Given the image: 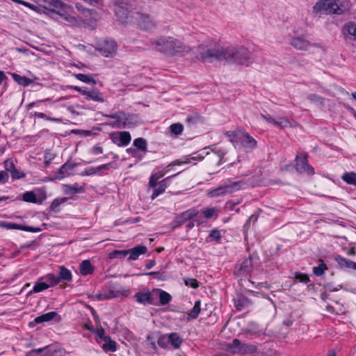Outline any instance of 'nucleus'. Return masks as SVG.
Returning <instances> with one entry per match:
<instances>
[{"label":"nucleus","mask_w":356,"mask_h":356,"mask_svg":"<svg viewBox=\"0 0 356 356\" xmlns=\"http://www.w3.org/2000/svg\"><path fill=\"white\" fill-rule=\"evenodd\" d=\"M96 49L105 57H113L116 52L117 44L114 40H105L97 45Z\"/></svg>","instance_id":"1a4fd4ad"},{"label":"nucleus","mask_w":356,"mask_h":356,"mask_svg":"<svg viewBox=\"0 0 356 356\" xmlns=\"http://www.w3.org/2000/svg\"><path fill=\"white\" fill-rule=\"evenodd\" d=\"M94 270L92 264L89 260H83L80 264V272L82 275H86L91 274Z\"/></svg>","instance_id":"473e14b6"},{"label":"nucleus","mask_w":356,"mask_h":356,"mask_svg":"<svg viewBox=\"0 0 356 356\" xmlns=\"http://www.w3.org/2000/svg\"><path fill=\"white\" fill-rule=\"evenodd\" d=\"M253 269L252 257H249L235 266L234 273L238 277H246Z\"/></svg>","instance_id":"9d476101"},{"label":"nucleus","mask_w":356,"mask_h":356,"mask_svg":"<svg viewBox=\"0 0 356 356\" xmlns=\"http://www.w3.org/2000/svg\"><path fill=\"white\" fill-rule=\"evenodd\" d=\"M250 58V52L243 47L226 48L225 61L229 63L243 65Z\"/></svg>","instance_id":"39448f33"},{"label":"nucleus","mask_w":356,"mask_h":356,"mask_svg":"<svg viewBox=\"0 0 356 356\" xmlns=\"http://www.w3.org/2000/svg\"><path fill=\"white\" fill-rule=\"evenodd\" d=\"M153 293L159 295V302L162 305L168 304L172 299L171 296L168 293L161 289H155L153 291Z\"/></svg>","instance_id":"cd10ccee"},{"label":"nucleus","mask_w":356,"mask_h":356,"mask_svg":"<svg viewBox=\"0 0 356 356\" xmlns=\"http://www.w3.org/2000/svg\"><path fill=\"white\" fill-rule=\"evenodd\" d=\"M134 145L139 150L145 152L147 150V142L143 138H138L134 140Z\"/></svg>","instance_id":"ea45409f"},{"label":"nucleus","mask_w":356,"mask_h":356,"mask_svg":"<svg viewBox=\"0 0 356 356\" xmlns=\"http://www.w3.org/2000/svg\"><path fill=\"white\" fill-rule=\"evenodd\" d=\"M10 175L13 179H19L25 177V174L17 168L11 172Z\"/></svg>","instance_id":"5fc2aeb1"},{"label":"nucleus","mask_w":356,"mask_h":356,"mask_svg":"<svg viewBox=\"0 0 356 356\" xmlns=\"http://www.w3.org/2000/svg\"><path fill=\"white\" fill-rule=\"evenodd\" d=\"M166 337L162 336L158 339V343L160 346L164 347L165 346Z\"/></svg>","instance_id":"338daca9"},{"label":"nucleus","mask_w":356,"mask_h":356,"mask_svg":"<svg viewBox=\"0 0 356 356\" xmlns=\"http://www.w3.org/2000/svg\"><path fill=\"white\" fill-rule=\"evenodd\" d=\"M45 279L47 282H49L51 285H56L60 282L58 276L56 277L54 274H48L45 277Z\"/></svg>","instance_id":"6e6d98bb"},{"label":"nucleus","mask_w":356,"mask_h":356,"mask_svg":"<svg viewBox=\"0 0 356 356\" xmlns=\"http://www.w3.org/2000/svg\"><path fill=\"white\" fill-rule=\"evenodd\" d=\"M93 332H95L100 339H102L104 340H105L106 337H108V336L105 335V330L102 327L95 330Z\"/></svg>","instance_id":"052dcab7"},{"label":"nucleus","mask_w":356,"mask_h":356,"mask_svg":"<svg viewBox=\"0 0 356 356\" xmlns=\"http://www.w3.org/2000/svg\"><path fill=\"white\" fill-rule=\"evenodd\" d=\"M185 284L189 286L193 289H197L199 287V282L196 279L188 278L184 280Z\"/></svg>","instance_id":"864d4df0"},{"label":"nucleus","mask_w":356,"mask_h":356,"mask_svg":"<svg viewBox=\"0 0 356 356\" xmlns=\"http://www.w3.org/2000/svg\"><path fill=\"white\" fill-rule=\"evenodd\" d=\"M169 129L171 134L179 136L182 133L184 127L180 123H174L170 126Z\"/></svg>","instance_id":"a19ab883"},{"label":"nucleus","mask_w":356,"mask_h":356,"mask_svg":"<svg viewBox=\"0 0 356 356\" xmlns=\"http://www.w3.org/2000/svg\"><path fill=\"white\" fill-rule=\"evenodd\" d=\"M307 99L314 103H316L321 106H323L324 104V99L322 97L316 95V94H311L307 96Z\"/></svg>","instance_id":"de8ad7c7"},{"label":"nucleus","mask_w":356,"mask_h":356,"mask_svg":"<svg viewBox=\"0 0 356 356\" xmlns=\"http://www.w3.org/2000/svg\"><path fill=\"white\" fill-rule=\"evenodd\" d=\"M119 136L113 138V141L119 146H126L131 141V135L127 131H120L118 133Z\"/></svg>","instance_id":"412c9836"},{"label":"nucleus","mask_w":356,"mask_h":356,"mask_svg":"<svg viewBox=\"0 0 356 356\" xmlns=\"http://www.w3.org/2000/svg\"><path fill=\"white\" fill-rule=\"evenodd\" d=\"M56 350H51L49 346L42 348L33 349L27 353V356H55Z\"/></svg>","instance_id":"6ab92c4d"},{"label":"nucleus","mask_w":356,"mask_h":356,"mask_svg":"<svg viewBox=\"0 0 356 356\" xmlns=\"http://www.w3.org/2000/svg\"><path fill=\"white\" fill-rule=\"evenodd\" d=\"M224 152L222 151L214 152L211 155L212 157L216 161L217 165H220L222 162V159L224 157Z\"/></svg>","instance_id":"3c124183"},{"label":"nucleus","mask_w":356,"mask_h":356,"mask_svg":"<svg viewBox=\"0 0 356 356\" xmlns=\"http://www.w3.org/2000/svg\"><path fill=\"white\" fill-rule=\"evenodd\" d=\"M131 17L134 19V22L132 23H136L138 26L143 29L150 30L156 26L154 20L148 15L134 13Z\"/></svg>","instance_id":"6e6552de"},{"label":"nucleus","mask_w":356,"mask_h":356,"mask_svg":"<svg viewBox=\"0 0 356 356\" xmlns=\"http://www.w3.org/2000/svg\"><path fill=\"white\" fill-rule=\"evenodd\" d=\"M8 180V175L5 171H0V183H6Z\"/></svg>","instance_id":"680f3d73"},{"label":"nucleus","mask_w":356,"mask_h":356,"mask_svg":"<svg viewBox=\"0 0 356 356\" xmlns=\"http://www.w3.org/2000/svg\"><path fill=\"white\" fill-rule=\"evenodd\" d=\"M216 212L214 208H205L202 210V213L207 218H211Z\"/></svg>","instance_id":"13d9d810"},{"label":"nucleus","mask_w":356,"mask_h":356,"mask_svg":"<svg viewBox=\"0 0 356 356\" xmlns=\"http://www.w3.org/2000/svg\"><path fill=\"white\" fill-rule=\"evenodd\" d=\"M273 124L280 129H284L290 127L291 122L286 118H278L275 119Z\"/></svg>","instance_id":"c9c22d12"},{"label":"nucleus","mask_w":356,"mask_h":356,"mask_svg":"<svg viewBox=\"0 0 356 356\" xmlns=\"http://www.w3.org/2000/svg\"><path fill=\"white\" fill-rule=\"evenodd\" d=\"M12 76L15 81H16L18 84L23 86H27L33 82V81L31 79L26 76H20L15 73H13Z\"/></svg>","instance_id":"72a5a7b5"},{"label":"nucleus","mask_w":356,"mask_h":356,"mask_svg":"<svg viewBox=\"0 0 356 356\" xmlns=\"http://www.w3.org/2000/svg\"><path fill=\"white\" fill-rule=\"evenodd\" d=\"M128 255L127 250H115L110 253L111 258H124Z\"/></svg>","instance_id":"a18cd8bd"},{"label":"nucleus","mask_w":356,"mask_h":356,"mask_svg":"<svg viewBox=\"0 0 356 356\" xmlns=\"http://www.w3.org/2000/svg\"><path fill=\"white\" fill-rule=\"evenodd\" d=\"M5 172H13L16 168L13 159H7L4 161Z\"/></svg>","instance_id":"09e8293b"},{"label":"nucleus","mask_w":356,"mask_h":356,"mask_svg":"<svg viewBox=\"0 0 356 356\" xmlns=\"http://www.w3.org/2000/svg\"><path fill=\"white\" fill-rule=\"evenodd\" d=\"M83 95L86 96V99L88 100H92L98 102H104L103 95L98 89L96 88L91 90H83Z\"/></svg>","instance_id":"a211bd4d"},{"label":"nucleus","mask_w":356,"mask_h":356,"mask_svg":"<svg viewBox=\"0 0 356 356\" xmlns=\"http://www.w3.org/2000/svg\"><path fill=\"white\" fill-rule=\"evenodd\" d=\"M49 287V285L45 282H41V280H38L35 282L33 291H30L29 294L33 293H39L45 289H47Z\"/></svg>","instance_id":"e433bc0d"},{"label":"nucleus","mask_w":356,"mask_h":356,"mask_svg":"<svg viewBox=\"0 0 356 356\" xmlns=\"http://www.w3.org/2000/svg\"><path fill=\"white\" fill-rule=\"evenodd\" d=\"M209 237L218 241L221 238V235L218 230L214 229L209 234Z\"/></svg>","instance_id":"bf43d9fd"},{"label":"nucleus","mask_w":356,"mask_h":356,"mask_svg":"<svg viewBox=\"0 0 356 356\" xmlns=\"http://www.w3.org/2000/svg\"><path fill=\"white\" fill-rule=\"evenodd\" d=\"M147 248L145 245H138L131 249L127 250L128 254H129V259L136 260L141 254L147 252Z\"/></svg>","instance_id":"aec40b11"},{"label":"nucleus","mask_w":356,"mask_h":356,"mask_svg":"<svg viewBox=\"0 0 356 356\" xmlns=\"http://www.w3.org/2000/svg\"><path fill=\"white\" fill-rule=\"evenodd\" d=\"M152 49L170 56H183L191 51V48L181 40L170 36H163L151 41Z\"/></svg>","instance_id":"f257e3e1"},{"label":"nucleus","mask_w":356,"mask_h":356,"mask_svg":"<svg viewBox=\"0 0 356 356\" xmlns=\"http://www.w3.org/2000/svg\"><path fill=\"white\" fill-rule=\"evenodd\" d=\"M291 44L296 49L298 50H305L307 51L310 47H321L319 44L312 43L308 40H305L302 36L293 38L291 41Z\"/></svg>","instance_id":"f8f14e48"},{"label":"nucleus","mask_w":356,"mask_h":356,"mask_svg":"<svg viewBox=\"0 0 356 356\" xmlns=\"http://www.w3.org/2000/svg\"><path fill=\"white\" fill-rule=\"evenodd\" d=\"M0 227L5 228L7 229H19V230H24L30 232H39L42 231V229L40 227H29V226H23L18 225L17 223L10 222H6V221H0Z\"/></svg>","instance_id":"dca6fc26"},{"label":"nucleus","mask_w":356,"mask_h":356,"mask_svg":"<svg viewBox=\"0 0 356 356\" xmlns=\"http://www.w3.org/2000/svg\"><path fill=\"white\" fill-rule=\"evenodd\" d=\"M200 301L197 300L195 302L193 308L188 313V316L192 318H196L200 312Z\"/></svg>","instance_id":"79ce46f5"},{"label":"nucleus","mask_w":356,"mask_h":356,"mask_svg":"<svg viewBox=\"0 0 356 356\" xmlns=\"http://www.w3.org/2000/svg\"><path fill=\"white\" fill-rule=\"evenodd\" d=\"M111 167V163L103 164L99 166H97L96 168V171L102 170H108Z\"/></svg>","instance_id":"0e129e2a"},{"label":"nucleus","mask_w":356,"mask_h":356,"mask_svg":"<svg viewBox=\"0 0 356 356\" xmlns=\"http://www.w3.org/2000/svg\"><path fill=\"white\" fill-rule=\"evenodd\" d=\"M200 59L204 62L225 61L226 48L220 47L215 41L205 40L197 47Z\"/></svg>","instance_id":"f03ea898"},{"label":"nucleus","mask_w":356,"mask_h":356,"mask_svg":"<svg viewBox=\"0 0 356 356\" xmlns=\"http://www.w3.org/2000/svg\"><path fill=\"white\" fill-rule=\"evenodd\" d=\"M339 3V0H320L314 6V10L316 13L326 15H340L342 14L343 11Z\"/></svg>","instance_id":"423d86ee"},{"label":"nucleus","mask_w":356,"mask_h":356,"mask_svg":"<svg viewBox=\"0 0 356 356\" xmlns=\"http://www.w3.org/2000/svg\"><path fill=\"white\" fill-rule=\"evenodd\" d=\"M342 179L346 181L348 184H353L356 186V173L351 172H346L342 176Z\"/></svg>","instance_id":"4c0bfd02"},{"label":"nucleus","mask_w":356,"mask_h":356,"mask_svg":"<svg viewBox=\"0 0 356 356\" xmlns=\"http://www.w3.org/2000/svg\"><path fill=\"white\" fill-rule=\"evenodd\" d=\"M63 191L66 195H74L83 192L84 188L83 186H79L78 184L75 183L72 185H64Z\"/></svg>","instance_id":"a878e982"},{"label":"nucleus","mask_w":356,"mask_h":356,"mask_svg":"<svg viewBox=\"0 0 356 356\" xmlns=\"http://www.w3.org/2000/svg\"><path fill=\"white\" fill-rule=\"evenodd\" d=\"M115 13L118 19L124 24L132 23L134 19L131 18L133 12L128 10V5L124 2H120L115 4Z\"/></svg>","instance_id":"0eeeda50"},{"label":"nucleus","mask_w":356,"mask_h":356,"mask_svg":"<svg viewBox=\"0 0 356 356\" xmlns=\"http://www.w3.org/2000/svg\"><path fill=\"white\" fill-rule=\"evenodd\" d=\"M145 275L153 276L154 278L159 280L161 279V274L159 272H149L146 273Z\"/></svg>","instance_id":"69168bd1"},{"label":"nucleus","mask_w":356,"mask_h":356,"mask_svg":"<svg viewBox=\"0 0 356 356\" xmlns=\"http://www.w3.org/2000/svg\"><path fill=\"white\" fill-rule=\"evenodd\" d=\"M104 341L106 343L102 346V348L104 351L114 352L116 350V343L111 340L110 337H106Z\"/></svg>","instance_id":"f704fd0d"},{"label":"nucleus","mask_w":356,"mask_h":356,"mask_svg":"<svg viewBox=\"0 0 356 356\" xmlns=\"http://www.w3.org/2000/svg\"><path fill=\"white\" fill-rule=\"evenodd\" d=\"M238 182L237 181L232 182L230 184H224L212 190L211 191V194L213 196H218L228 193H232L238 189Z\"/></svg>","instance_id":"4468645a"},{"label":"nucleus","mask_w":356,"mask_h":356,"mask_svg":"<svg viewBox=\"0 0 356 356\" xmlns=\"http://www.w3.org/2000/svg\"><path fill=\"white\" fill-rule=\"evenodd\" d=\"M58 277L60 282L62 281L69 282L72 280V273L70 270L62 266L60 267V272Z\"/></svg>","instance_id":"2f4dec72"},{"label":"nucleus","mask_w":356,"mask_h":356,"mask_svg":"<svg viewBox=\"0 0 356 356\" xmlns=\"http://www.w3.org/2000/svg\"><path fill=\"white\" fill-rule=\"evenodd\" d=\"M16 2L20 3V4H22V5H24L33 10H35V6L33 5V4H31L28 2H26V1H24L22 0H15Z\"/></svg>","instance_id":"e2e57ef3"},{"label":"nucleus","mask_w":356,"mask_h":356,"mask_svg":"<svg viewBox=\"0 0 356 356\" xmlns=\"http://www.w3.org/2000/svg\"><path fill=\"white\" fill-rule=\"evenodd\" d=\"M296 170L299 173L307 172L309 175L314 173V168L308 163L307 156H296Z\"/></svg>","instance_id":"ddd939ff"},{"label":"nucleus","mask_w":356,"mask_h":356,"mask_svg":"<svg viewBox=\"0 0 356 356\" xmlns=\"http://www.w3.org/2000/svg\"><path fill=\"white\" fill-rule=\"evenodd\" d=\"M252 348V346H249L247 344L241 343L237 339H234L232 343L227 344L228 350L233 353H245L253 350Z\"/></svg>","instance_id":"2eb2a0df"},{"label":"nucleus","mask_w":356,"mask_h":356,"mask_svg":"<svg viewBox=\"0 0 356 356\" xmlns=\"http://www.w3.org/2000/svg\"><path fill=\"white\" fill-rule=\"evenodd\" d=\"M167 187L166 185V179H163L162 181H159L157 186L155 188H153V193L152 195V199H155L157 196L164 193L165 188Z\"/></svg>","instance_id":"7c9ffc66"},{"label":"nucleus","mask_w":356,"mask_h":356,"mask_svg":"<svg viewBox=\"0 0 356 356\" xmlns=\"http://www.w3.org/2000/svg\"><path fill=\"white\" fill-rule=\"evenodd\" d=\"M56 316L57 313L56 312H50L36 317L34 321L37 324L48 322L54 319Z\"/></svg>","instance_id":"c85d7f7f"},{"label":"nucleus","mask_w":356,"mask_h":356,"mask_svg":"<svg viewBox=\"0 0 356 356\" xmlns=\"http://www.w3.org/2000/svg\"><path fill=\"white\" fill-rule=\"evenodd\" d=\"M35 116L38 117L40 118L45 119L47 120L53 121V122H61L60 119L49 117V116H47L46 114H44L43 113L36 112L35 113Z\"/></svg>","instance_id":"603ef678"},{"label":"nucleus","mask_w":356,"mask_h":356,"mask_svg":"<svg viewBox=\"0 0 356 356\" xmlns=\"http://www.w3.org/2000/svg\"><path fill=\"white\" fill-rule=\"evenodd\" d=\"M344 33L351 36H356V25L352 23L347 24L344 26Z\"/></svg>","instance_id":"c03bdc74"},{"label":"nucleus","mask_w":356,"mask_h":356,"mask_svg":"<svg viewBox=\"0 0 356 356\" xmlns=\"http://www.w3.org/2000/svg\"><path fill=\"white\" fill-rule=\"evenodd\" d=\"M66 201V198H62V199H56L54 200L51 204V209L54 211H56V209L63 203H64Z\"/></svg>","instance_id":"4d7b16f0"},{"label":"nucleus","mask_w":356,"mask_h":356,"mask_svg":"<svg viewBox=\"0 0 356 356\" xmlns=\"http://www.w3.org/2000/svg\"><path fill=\"white\" fill-rule=\"evenodd\" d=\"M76 166V163H71L69 161L65 163L58 170V175L54 177V179H60L67 175H70V171Z\"/></svg>","instance_id":"4be33fe9"},{"label":"nucleus","mask_w":356,"mask_h":356,"mask_svg":"<svg viewBox=\"0 0 356 356\" xmlns=\"http://www.w3.org/2000/svg\"><path fill=\"white\" fill-rule=\"evenodd\" d=\"M161 177H163L162 174L161 175H158V174L152 175L149 178V186L152 187V188H155L156 186H157V185L159 184V182H157V181Z\"/></svg>","instance_id":"8fccbe9b"},{"label":"nucleus","mask_w":356,"mask_h":356,"mask_svg":"<svg viewBox=\"0 0 356 356\" xmlns=\"http://www.w3.org/2000/svg\"><path fill=\"white\" fill-rule=\"evenodd\" d=\"M74 77L78 80L84 82V83H92L93 84L96 83V81L93 79L92 76L88 74H74Z\"/></svg>","instance_id":"58836bf2"},{"label":"nucleus","mask_w":356,"mask_h":356,"mask_svg":"<svg viewBox=\"0 0 356 356\" xmlns=\"http://www.w3.org/2000/svg\"><path fill=\"white\" fill-rule=\"evenodd\" d=\"M167 341L170 343V344L175 348H179L181 343H182V339L179 337V335L176 333L173 332L168 335L167 337Z\"/></svg>","instance_id":"c756f323"},{"label":"nucleus","mask_w":356,"mask_h":356,"mask_svg":"<svg viewBox=\"0 0 356 356\" xmlns=\"http://www.w3.org/2000/svg\"><path fill=\"white\" fill-rule=\"evenodd\" d=\"M326 269V264L322 261L318 266H314L313 268V273L317 276H321L324 273Z\"/></svg>","instance_id":"49530a36"},{"label":"nucleus","mask_w":356,"mask_h":356,"mask_svg":"<svg viewBox=\"0 0 356 356\" xmlns=\"http://www.w3.org/2000/svg\"><path fill=\"white\" fill-rule=\"evenodd\" d=\"M23 200L27 202L36 203L37 197L33 191H27L23 195Z\"/></svg>","instance_id":"37998d69"},{"label":"nucleus","mask_w":356,"mask_h":356,"mask_svg":"<svg viewBox=\"0 0 356 356\" xmlns=\"http://www.w3.org/2000/svg\"><path fill=\"white\" fill-rule=\"evenodd\" d=\"M56 13L64 19L66 24L72 26H75L77 24V19L74 17L70 15L63 8L58 9Z\"/></svg>","instance_id":"5701e85b"},{"label":"nucleus","mask_w":356,"mask_h":356,"mask_svg":"<svg viewBox=\"0 0 356 356\" xmlns=\"http://www.w3.org/2000/svg\"><path fill=\"white\" fill-rule=\"evenodd\" d=\"M122 295H123L122 292L120 290L115 291L113 289H110L107 293L97 294L96 298L98 300H103L111 299V298H118Z\"/></svg>","instance_id":"b1692460"},{"label":"nucleus","mask_w":356,"mask_h":356,"mask_svg":"<svg viewBox=\"0 0 356 356\" xmlns=\"http://www.w3.org/2000/svg\"><path fill=\"white\" fill-rule=\"evenodd\" d=\"M335 260L341 267L356 270V263L351 260L343 258L339 255L336 257Z\"/></svg>","instance_id":"bb28decb"},{"label":"nucleus","mask_w":356,"mask_h":356,"mask_svg":"<svg viewBox=\"0 0 356 356\" xmlns=\"http://www.w3.org/2000/svg\"><path fill=\"white\" fill-rule=\"evenodd\" d=\"M230 142L235 148L244 149L245 152H250L257 147V141L248 133L238 130L232 134L226 133Z\"/></svg>","instance_id":"7ed1b4c3"},{"label":"nucleus","mask_w":356,"mask_h":356,"mask_svg":"<svg viewBox=\"0 0 356 356\" xmlns=\"http://www.w3.org/2000/svg\"><path fill=\"white\" fill-rule=\"evenodd\" d=\"M92 152L95 154H102L103 153V149L102 147H99V146H95L92 149Z\"/></svg>","instance_id":"774afa93"},{"label":"nucleus","mask_w":356,"mask_h":356,"mask_svg":"<svg viewBox=\"0 0 356 356\" xmlns=\"http://www.w3.org/2000/svg\"><path fill=\"white\" fill-rule=\"evenodd\" d=\"M198 213L199 211L196 209H191L182 212L174 219L172 228L181 226L186 221L193 219Z\"/></svg>","instance_id":"9b49d317"},{"label":"nucleus","mask_w":356,"mask_h":356,"mask_svg":"<svg viewBox=\"0 0 356 356\" xmlns=\"http://www.w3.org/2000/svg\"><path fill=\"white\" fill-rule=\"evenodd\" d=\"M105 118L114 119L115 121L109 124L112 127L124 129L129 125H136L138 123V115L124 111H118L113 114L104 115Z\"/></svg>","instance_id":"20e7f679"},{"label":"nucleus","mask_w":356,"mask_h":356,"mask_svg":"<svg viewBox=\"0 0 356 356\" xmlns=\"http://www.w3.org/2000/svg\"><path fill=\"white\" fill-rule=\"evenodd\" d=\"M83 15L86 20L88 19L90 22L94 24L101 18L99 14L96 10L92 9H83Z\"/></svg>","instance_id":"393cba45"},{"label":"nucleus","mask_w":356,"mask_h":356,"mask_svg":"<svg viewBox=\"0 0 356 356\" xmlns=\"http://www.w3.org/2000/svg\"><path fill=\"white\" fill-rule=\"evenodd\" d=\"M154 295L152 292H138L135 294L134 297L136 300L143 305H153L154 304Z\"/></svg>","instance_id":"f3484780"}]
</instances>
